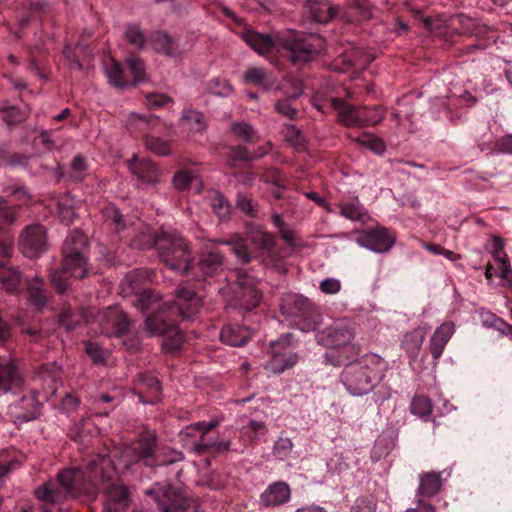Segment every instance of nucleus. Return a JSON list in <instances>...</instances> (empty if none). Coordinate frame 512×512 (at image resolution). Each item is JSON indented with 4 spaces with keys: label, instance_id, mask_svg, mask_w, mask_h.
I'll return each mask as SVG.
<instances>
[{
    "label": "nucleus",
    "instance_id": "31",
    "mask_svg": "<svg viewBox=\"0 0 512 512\" xmlns=\"http://www.w3.org/2000/svg\"><path fill=\"white\" fill-rule=\"evenodd\" d=\"M231 450V441L219 438L201 436L194 444V451L198 454H224Z\"/></svg>",
    "mask_w": 512,
    "mask_h": 512
},
{
    "label": "nucleus",
    "instance_id": "17",
    "mask_svg": "<svg viewBox=\"0 0 512 512\" xmlns=\"http://www.w3.org/2000/svg\"><path fill=\"white\" fill-rule=\"evenodd\" d=\"M155 494V500L163 512H188L190 501L188 498L176 492L171 485H164L147 491Z\"/></svg>",
    "mask_w": 512,
    "mask_h": 512
},
{
    "label": "nucleus",
    "instance_id": "45",
    "mask_svg": "<svg viewBox=\"0 0 512 512\" xmlns=\"http://www.w3.org/2000/svg\"><path fill=\"white\" fill-rule=\"evenodd\" d=\"M359 110V116L361 117V127L376 125L383 119V111L378 106L359 107Z\"/></svg>",
    "mask_w": 512,
    "mask_h": 512
},
{
    "label": "nucleus",
    "instance_id": "2",
    "mask_svg": "<svg viewBox=\"0 0 512 512\" xmlns=\"http://www.w3.org/2000/svg\"><path fill=\"white\" fill-rule=\"evenodd\" d=\"M133 305L142 313L151 311V314L145 319V331L150 336L164 337L163 349L167 352H174L183 344L184 335L171 317L177 315L183 320L194 319L200 311L201 300L194 290L179 286L173 305L163 302L160 295L152 290L136 293Z\"/></svg>",
    "mask_w": 512,
    "mask_h": 512
},
{
    "label": "nucleus",
    "instance_id": "24",
    "mask_svg": "<svg viewBox=\"0 0 512 512\" xmlns=\"http://www.w3.org/2000/svg\"><path fill=\"white\" fill-rule=\"evenodd\" d=\"M330 104L337 112L338 120L347 127H361L359 107H355L342 99L331 98Z\"/></svg>",
    "mask_w": 512,
    "mask_h": 512
},
{
    "label": "nucleus",
    "instance_id": "33",
    "mask_svg": "<svg viewBox=\"0 0 512 512\" xmlns=\"http://www.w3.org/2000/svg\"><path fill=\"white\" fill-rule=\"evenodd\" d=\"M0 287L7 293H16L20 290L22 273L17 267H0Z\"/></svg>",
    "mask_w": 512,
    "mask_h": 512
},
{
    "label": "nucleus",
    "instance_id": "50",
    "mask_svg": "<svg viewBox=\"0 0 512 512\" xmlns=\"http://www.w3.org/2000/svg\"><path fill=\"white\" fill-rule=\"evenodd\" d=\"M251 243L257 245L261 249L271 250L275 246L274 236L268 232L257 230L252 232L249 237Z\"/></svg>",
    "mask_w": 512,
    "mask_h": 512
},
{
    "label": "nucleus",
    "instance_id": "53",
    "mask_svg": "<svg viewBox=\"0 0 512 512\" xmlns=\"http://www.w3.org/2000/svg\"><path fill=\"white\" fill-rule=\"evenodd\" d=\"M284 137L296 151H303L305 149V138L294 126L286 127Z\"/></svg>",
    "mask_w": 512,
    "mask_h": 512
},
{
    "label": "nucleus",
    "instance_id": "40",
    "mask_svg": "<svg viewBox=\"0 0 512 512\" xmlns=\"http://www.w3.org/2000/svg\"><path fill=\"white\" fill-rule=\"evenodd\" d=\"M209 202L212 210L221 220L230 217L231 205L220 192L212 191L209 195Z\"/></svg>",
    "mask_w": 512,
    "mask_h": 512
},
{
    "label": "nucleus",
    "instance_id": "51",
    "mask_svg": "<svg viewBox=\"0 0 512 512\" xmlns=\"http://www.w3.org/2000/svg\"><path fill=\"white\" fill-rule=\"evenodd\" d=\"M145 146L149 151L159 156L170 154L169 143L155 136H146Z\"/></svg>",
    "mask_w": 512,
    "mask_h": 512
},
{
    "label": "nucleus",
    "instance_id": "35",
    "mask_svg": "<svg viewBox=\"0 0 512 512\" xmlns=\"http://www.w3.org/2000/svg\"><path fill=\"white\" fill-rule=\"evenodd\" d=\"M27 295L29 303L36 308L37 311H42L47 304L48 294L43 288L42 280L35 277L32 281L28 282Z\"/></svg>",
    "mask_w": 512,
    "mask_h": 512
},
{
    "label": "nucleus",
    "instance_id": "63",
    "mask_svg": "<svg viewBox=\"0 0 512 512\" xmlns=\"http://www.w3.org/2000/svg\"><path fill=\"white\" fill-rule=\"evenodd\" d=\"M293 448V443L289 438H279L273 446V451L280 458H284L289 455Z\"/></svg>",
    "mask_w": 512,
    "mask_h": 512
},
{
    "label": "nucleus",
    "instance_id": "29",
    "mask_svg": "<svg viewBox=\"0 0 512 512\" xmlns=\"http://www.w3.org/2000/svg\"><path fill=\"white\" fill-rule=\"evenodd\" d=\"M251 338V331L239 324H227L220 332V339L230 346H243Z\"/></svg>",
    "mask_w": 512,
    "mask_h": 512
},
{
    "label": "nucleus",
    "instance_id": "61",
    "mask_svg": "<svg viewBox=\"0 0 512 512\" xmlns=\"http://www.w3.org/2000/svg\"><path fill=\"white\" fill-rule=\"evenodd\" d=\"M193 179V175L189 171H178L174 174L172 183L177 190L187 189Z\"/></svg>",
    "mask_w": 512,
    "mask_h": 512
},
{
    "label": "nucleus",
    "instance_id": "27",
    "mask_svg": "<svg viewBox=\"0 0 512 512\" xmlns=\"http://www.w3.org/2000/svg\"><path fill=\"white\" fill-rule=\"evenodd\" d=\"M241 38L260 55L268 54L276 44L270 34L259 33L253 29H245L241 33Z\"/></svg>",
    "mask_w": 512,
    "mask_h": 512
},
{
    "label": "nucleus",
    "instance_id": "19",
    "mask_svg": "<svg viewBox=\"0 0 512 512\" xmlns=\"http://www.w3.org/2000/svg\"><path fill=\"white\" fill-rule=\"evenodd\" d=\"M38 395L37 392H31L11 406L12 414L17 421L28 422L40 416L42 401L38 399Z\"/></svg>",
    "mask_w": 512,
    "mask_h": 512
},
{
    "label": "nucleus",
    "instance_id": "6",
    "mask_svg": "<svg viewBox=\"0 0 512 512\" xmlns=\"http://www.w3.org/2000/svg\"><path fill=\"white\" fill-rule=\"evenodd\" d=\"M277 42L287 51V58L296 66L313 61L326 49L325 39L315 33L288 30L278 35Z\"/></svg>",
    "mask_w": 512,
    "mask_h": 512
},
{
    "label": "nucleus",
    "instance_id": "52",
    "mask_svg": "<svg viewBox=\"0 0 512 512\" xmlns=\"http://www.w3.org/2000/svg\"><path fill=\"white\" fill-rule=\"evenodd\" d=\"M182 118L188 122L191 129L200 132L205 130L206 122L201 112L193 109H186L183 111Z\"/></svg>",
    "mask_w": 512,
    "mask_h": 512
},
{
    "label": "nucleus",
    "instance_id": "8",
    "mask_svg": "<svg viewBox=\"0 0 512 512\" xmlns=\"http://www.w3.org/2000/svg\"><path fill=\"white\" fill-rule=\"evenodd\" d=\"M280 309L287 317H309L299 323L300 329L304 332L313 331L319 324V316L312 315L314 307L311 301L303 295L288 293L281 299Z\"/></svg>",
    "mask_w": 512,
    "mask_h": 512
},
{
    "label": "nucleus",
    "instance_id": "30",
    "mask_svg": "<svg viewBox=\"0 0 512 512\" xmlns=\"http://www.w3.org/2000/svg\"><path fill=\"white\" fill-rule=\"evenodd\" d=\"M151 45L153 49L165 56L178 57L182 54V50L176 44L175 40L167 33L156 31L151 34Z\"/></svg>",
    "mask_w": 512,
    "mask_h": 512
},
{
    "label": "nucleus",
    "instance_id": "7",
    "mask_svg": "<svg viewBox=\"0 0 512 512\" xmlns=\"http://www.w3.org/2000/svg\"><path fill=\"white\" fill-rule=\"evenodd\" d=\"M213 243L206 244L192 260L190 276L195 281H207L224 270V254Z\"/></svg>",
    "mask_w": 512,
    "mask_h": 512
},
{
    "label": "nucleus",
    "instance_id": "1",
    "mask_svg": "<svg viewBox=\"0 0 512 512\" xmlns=\"http://www.w3.org/2000/svg\"><path fill=\"white\" fill-rule=\"evenodd\" d=\"M113 474L110 458L97 455L83 466L63 469L56 479L37 487L34 494L43 501V512H62L60 506L68 497L83 495L94 500L104 491L102 512H125L130 505V493L124 485H109Z\"/></svg>",
    "mask_w": 512,
    "mask_h": 512
},
{
    "label": "nucleus",
    "instance_id": "56",
    "mask_svg": "<svg viewBox=\"0 0 512 512\" xmlns=\"http://www.w3.org/2000/svg\"><path fill=\"white\" fill-rule=\"evenodd\" d=\"M173 99L162 93H149L145 97V105L149 109H159L169 103H172Z\"/></svg>",
    "mask_w": 512,
    "mask_h": 512
},
{
    "label": "nucleus",
    "instance_id": "57",
    "mask_svg": "<svg viewBox=\"0 0 512 512\" xmlns=\"http://www.w3.org/2000/svg\"><path fill=\"white\" fill-rule=\"evenodd\" d=\"M231 130L236 136L246 142L252 141L255 135V130L253 127L246 122L234 123L231 127Z\"/></svg>",
    "mask_w": 512,
    "mask_h": 512
},
{
    "label": "nucleus",
    "instance_id": "54",
    "mask_svg": "<svg viewBox=\"0 0 512 512\" xmlns=\"http://www.w3.org/2000/svg\"><path fill=\"white\" fill-rule=\"evenodd\" d=\"M208 88L211 94L219 97H228L233 92L232 85L224 79L211 80Z\"/></svg>",
    "mask_w": 512,
    "mask_h": 512
},
{
    "label": "nucleus",
    "instance_id": "26",
    "mask_svg": "<svg viewBox=\"0 0 512 512\" xmlns=\"http://www.w3.org/2000/svg\"><path fill=\"white\" fill-rule=\"evenodd\" d=\"M290 496L291 490L287 483L274 482L261 494V502L266 507H275L286 503Z\"/></svg>",
    "mask_w": 512,
    "mask_h": 512
},
{
    "label": "nucleus",
    "instance_id": "55",
    "mask_svg": "<svg viewBox=\"0 0 512 512\" xmlns=\"http://www.w3.org/2000/svg\"><path fill=\"white\" fill-rule=\"evenodd\" d=\"M245 83L264 85L267 80V73L264 69L258 67H250L243 75Z\"/></svg>",
    "mask_w": 512,
    "mask_h": 512
},
{
    "label": "nucleus",
    "instance_id": "43",
    "mask_svg": "<svg viewBox=\"0 0 512 512\" xmlns=\"http://www.w3.org/2000/svg\"><path fill=\"white\" fill-rule=\"evenodd\" d=\"M126 66L133 76L130 86L146 81L145 64L143 60L137 56H131L126 59Z\"/></svg>",
    "mask_w": 512,
    "mask_h": 512
},
{
    "label": "nucleus",
    "instance_id": "11",
    "mask_svg": "<svg viewBox=\"0 0 512 512\" xmlns=\"http://www.w3.org/2000/svg\"><path fill=\"white\" fill-rule=\"evenodd\" d=\"M96 321L102 334L106 336L122 337L126 335L131 326V321L118 306H109L98 312Z\"/></svg>",
    "mask_w": 512,
    "mask_h": 512
},
{
    "label": "nucleus",
    "instance_id": "34",
    "mask_svg": "<svg viewBox=\"0 0 512 512\" xmlns=\"http://www.w3.org/2000/svg\"><path fill=\"white\" fill-rule=\"evenodd\" d=\"M425 336L426 332L422 328H416L403 336L401 346L412 360L417 358Z\"/></svg>",
    "mask_w": 512,
    "mask_h": 512
},
{
    "label": "nucleus",
    "instance_id": "3",
    "mask_svg": "<svg viewBox=\"0 0 512 512\" xmlns=\"http://www.w3.org/2000/svg\"><path fill=\"white\" fill-rule=\"evenodd\" d=\"M388 362L377 354L363 355L345 365L340 380L352 396L369 393L384 377Z\"/></svg>",
    "mask_w": 512,
    "mask_h": 512
},
{
    "label": "nucleus",
    "instance_id": "12",
    "mask_svg": "<svg viewBox=\"0 0 512 512\" xmlns=\"http://www.w3.org/2000/svg\"><path fill=\"white\" fill-rule=\"evenodd\" d=\"M291 336L290 333H286L276 341L271 342L272 357L265 365L267 371L273 374H280L297 363V354L289 350Z\"/></svg>",
    "mask_w": 512,
    "mask_h": 512
},
{
    "label": "nucleus",
    "instance_id": "28",
    "mask_svg": "<svg viewBox=\"0 0 512 512\" xmlns=\"http://www.w3.org/2000/svg\"><path fill=\"white\" fill-rule=\"evenodd\" d=\"M444 472H425L419 476L416 497L430 498L439 493L444 482Z\"/></svg>",
    "mask_w": 512,
    "mask_h": 512
},
{
    "label": "nucleus",
    "instance_id": "13",
    "mask_svg": "<svg viewBox=\"0 0 512 512\" xmlns=\"http://www.w3.org/2000/svg\"><path fill=\"white\" fill-rule=\"evenodd\" d=\"M67 260V256H63L61 268L51 273V282L59 294H63L68 288L65 275L79 280L88 275V258L70 257Z\"/></svg>",
    "mask_w": 512,
    "mask_h": 512
},
{
    "label": "nucleus",
    "instance_id": "64",
    "mask_svg": "<svg viewBox=\"0 0 512 512\" xmlns=\"http://www.w3.org/2000/svg\"><path fill=\"white\" fill-rule=\"evenodd\" d=\"M85 351L91 357L94 363H102L105 360L103 349L94 342H87L85 344Z\"/></svg>",
    "mask_w": 512,
    "mask_h": 512
},
{
    "label": "nucleus",
    "instance_id": "46",
    "mask_svg": "<svg viewBox=\"0 0 512 512\" xmlns=\"http://www.w3.org/2000/svg\"><path fill=\"white\" fill-rule=\"evenodd\" d=\"M410 412L419 417H428L432 412V402L426 396H415L410 404Z\"/></svg>",
    "mask_w": 512,
    "mask_h": 512
},
{
    "label": "nucleus",
    "instance_id": "4",
    "mask_svg": "<svg viewBox=\"0 0 512 512\" xmlns=\"http://www.w3.org/2000/svg\"><path fill=\"white\" fill-rule=\"evenodd\" d=\"M354 337V327L346 319L334 321L317 331L315 335L316 342L319 345L330 349L323 357L326 364L333 366L344 365L346 361L351 359L346 353L354 349V346L351 345Z\"/></svg>",
    "mask_w": 512,
    "mask_h": 512
},
{
    "label": "nucleus",
    "instance_id": "39",
    "mask_svg": "<svg viewBox=\"0 0 512 512\" xmlns=\"http://www.w3.org/2000/svg\"><path fill=\"white\" fill-rule=\"evenodd\" d=\"M106 76L109 83L116 88H126L131 84V81L125 75L124 69L116 61L106 67Z\"/></svg>",
    "mask_w": 512,
    "mask_h": 512
},
{
    "label": "nucleus",
    "instance_id": "16",
    "mask_svg": "<svg viewBox=\"0 0 512 512\" xmlns=\"http://www.w3.org/2000/svg\"><path fill=\"white\" fill-rule=\"evenodd\" d=\"M127 165L131 174L141 184L156 186L162 181L161 169L150 159L133 155V157L127 161Z\"/></svg>",
    "mask_w": 512,
    "mask_h": 512
},
{
    "label": "nucleus",
    "instance_id": "62",
    "mask_svg": "<svg viewBox=\"0 0 512 512\" xmlns=\"http://www.w3.org/2000/svg\"><path fill=\"white\" fill-rule=\"evenodd\" d=\"M28 161H29V157L22 155V154L14 153L11 155H5L2 158L1 164L5 165V166L12 167V168H17V167L25 168L28 164Z\"/></svg>",
    "mask_w": 512,
    "mask_h": 512
},
{
    "label": "nucleus",
    "instance_id": "49",
    "mask_svg": "<svg viewBox=\"0 0 512 512\" xmlns=\"http://www.w3.org/2000/svg\"><path fill=\"white\" fill-rule=\"evenodd\" d=\"M215 243L231 246V251L235 254L239 261H241L242 263L250 262L251 255L248 252L246 245L243 244L242 242L217 239L215 240Z\"/></svg>",
    "mask_w": 512,
    "mask_h": 512
},
{
    "label": "nucleus",
    "instance_id": "36",
    "mask_svg": "<svg viewBox=\"0 0 512 512\" xmlns=\"http://www.w3.org/2000/svg\"><path fill=\"white\" fill-rule=\"evenodd\" d=\"M103 217L113 230L120 234L130 229V223L115 206H107L103 210Z\"/></svg>",
    "mask_w": 512,
    "mask_h": 512
},
{
    "label": "nucleus",
    "instance_id": "23",
    "mask_svg": "<svg viewBox=\"0 0 512 512\" xmlns=\"http://www.w3.org/2000/svg\"><path fill=\"white\" fill-rule=\"evenodd\" d=\"M139 401L145 404H154L159 401L162 390L159 380L150 373L138 375Z\"/></svg>",
    "mask_w": 512,
    "mask_h": 512
},
{
    "label": "nucleus",
    "instance_id": "14",
    "mask_svg": "<svg viewBox=\"0 0 512 512\" xmlns=\"http://www.w3.org/2000/svg\"><path fill=\"white\" fill-rule=\"evenodd\" d=\"M235 284L238 287L236 293L240 306L246 311L256 308L262 299V293L257 288L256 278L244 269H237Z\"/></svg>",
    "mask_w": 512,
    "mask_h": 512
},
{
    "label": "nucleus",
    "instance_id": "47",
    "mask_svg": "<svg viewBox=\"0 0 512 512\" xmlns=\"http://www.w3.org/2000/svg\"><path fill=\"white\" fill-rule=\"evenodd\" d=\"M377 501L372 495H361L356 498L349 512H376Z\"/></svg>",
    "mask_w": 512,
    "mask_h": 512
},
{
    "label": "nucleus",
    "instance_id": "9",
    "mask_svg": "<svg viewBox=\"0 0 512 512\" xmlns=\"http://www.w3.org/2000/svg\"><path fill=\"white\" fill-rule=\"evenodd\" d=\"M157 436L153 431H145L122 452L123 462L127 467L142 462L145 466L153 467L156 454Z\"/></svg>",
    "mask_w": 512,
    "mask_h": 512
},
{
    "label": "nucleus",
    "instance_id": "41",
    "mask_svg": "<svg viewBox=\"0 0 512 512\" xmlns=\"http://www.w3.org/2000/svg\"><path fill=\"white\" fill-rule=\"evenodd\" d=\"M339 208L340 214L351 221H361L366 216V211L357 198L341 203Z\"/></svg>",
    "mask_w": 512,
    "mask_h": 512
},
{
    "label": "nucleus",
    "instance_id": "21",
    "mask_svg": "<svg viewBox=\"0 0 512 512\" xmlns=\"http://www.w3.org/2000/svg\"><path fill=\"white\" fill-rule=\"evenodd\" d=\"M454 332L455 324L451 321L444 322L435 329L428 345V349L435 361L442 356L444 349Z\"/></svg>",
    "mask_w": 512,
    "mask_h": 512
},
{
    "label": "nucleus",
    "instance_id": "18",
    "mask_svg": "<svg viewBox=\"0 0 512 512\" xmlns=\"http://www.w3.org/2000/svg\"><path fill=\"white\" fill-rule=\"evenodd\" d=\"M23 378L18 367L8 357L0 356V396L21 389Z\"/></svg>",
    "mask_w": 512,
    "mask_h": 512
},
{
    "label": "nucleus",
    "instance_id": "59",
    "mask_svg": "<svg viewBox=\"0 0 512 512\" xmlns=\"http://www.w3.org/2000/svg\"><path fill=\"white\" fill-rule=\"evenodd\" d=\"M0 219L5 224H12L17 219L15 207L8 205L3 197H0Z\"/></svg>",
    "mask_w": 512,
    "mask_h": 512
},
{
    "label": "nucleus",
    "instance_id": "20",
    "mask_svg": "<svg viewBox=\"0 0 512 512\" xmlns=\"http://www.w3.org/2000/svg\"><path fill=\"white\" fill-rule=\"evenodd\" d=\"M305 7L309 18L319 24H326L336 17H343L341 9L329 0H306Z\"/></svg>",
    "mask_w": 512,
    "mask_h": 512
},
{
    "label": "nucleus",
    "instance_id": "38",
    "mask_svg": "<svg viewBox=\"0 0 512 512\" xmlns=\"http://www.w3.org/2000/svg\"><path fill=\"white\" fill-rule=\"evenodd\" d=\"M124 36L127 42L138 50H143L146 47L147 39L144 30L141 29L139 24L129 23L125 26Z\"/></svg>",
    "mask_w": 512,
    "mask_h": 512
},
{
    "label": "nucleus",
    "instance_id": "37",
    "mask_svg": "<svg viewBox=\"0 0 512 512\" xmlns=\"http://www.w3.org/2000/svg\"><path fill=\"white\" fill-rule=\"evenodd\" d=\"M83 322H89L85 312L74 311L71 307H64L59 314V323L67 330L72 331Z\"/></svg>",
    "mask_w": 512,
    "mask_h": 512
},
{
    "label": "nucleus",
    "instance_id": "32",
    "mask_svg": "<svg viewBox=\"0 0 512 512\" xmlns=\"http://www.w3.org/2000/svg\"><path fill=\"white\" fill-rule=\"evenodd\" d=\"M147 276V272L141 269H136L127 273L120 283L121 295L123 297H129L141 292V285Z\"/></svg>",
    "mask_w": 512,
    "mask_h": 512
},
{
    "label": "nucleus",
    "instance_id": "5",
    "mask_svg": "<svg viewBox=\"0 0 512 512\" xmlns=\"http://www.w3.org/2000/svg\"><path fill=\"white\" fill-rule=\"evenodd\" d=\"M161 262L170 270L190 276L192 256L188 242L179 234L163 231L154 240Z\"/></svg>",
    "mask_w": 512,
    "mask_h": 512
},
{
    "label": "nucleus",
    "instance_id": "60",
    "mask_svg": "<svg viewBox=\"0 0 512 512\" xmlns=\"http://www.w3.org/2000/svg\"><path fill=\"white\" fill-rule=\"evenodd\" d=\"M491 244L492 248L490 253L496 261L503 262L509 260L506 252L504 251V241L501 237L494 236L491 240Z\"/></svg>",
    "mask_w": 512,
    "mask_h": 512
},
{
    "label": "nucleus",
    "instance_id": "48",
    "mask_svg": "<svg viewBox=\"0 0 512 512\" xmlns=\"http://www.w3.org/2000/svg\"><path fill=\"white\" fill-rule=\"evenodd\" d=\"M236 207L250 217H255L258 213V204L245 193L237 194Z\"/></svg>",
    "mask_w": 512,
    "mask_h": 512
},
{
    "label": "nucleus",
    "instance_id": "15",
    "mask_svg": "<svg viewBox=\"0 0 512 512\" xmlns=\"http://www.w3.org/2000/svg\"><path fill=\"white\" fill-rule=\"evenodd\" d=\"M396 241V235L388 228L378 226L359 233L356 243L375 253L388 252Z\"/></svg>",
    "mask_w": 512,
    "mask_h": 512
},
{
    "label": "nucleus",
    "instance_id": "42",
    "mask_svg": "<svg viewBox=\"0 0 512 512\" xmlns=\"http://www.w3.org/2000/svg\"><path fill=\"white\" fill-rule=\"evenodd\" d=\"M184 460V454L175 449H162L157 450L153 460V467L169 466Z\"/></svg>",
    "mask_w": 512,
    "mask_h": 512
},
{
    "label": "nucleus",
    "instance_id": "10",
    "mask_svg": "<svg viewBox=\"0 0 512 512\" xmlns=\"http://www.w3.org/2000/svg\"><path fill=\"white\" fill-rule=\"evenodd\" d=\"M21 253L27 258H38L48 248L47 232L41 224H30L23 228L18 238Z\"/></svg>",
    "mask_w": 512,
    "mask_h": 512
},
{
    "label": "nucleus",
    "instance_id": "25",
    "mask_svg": "<svg viewBox=\"0 0 512 512\" xmlns=\"http://www.w3.org/2000/svg\"><path fill=\"white\" fill-rule=\"evenodd\" d=\"M62 369L56 362L41 364L36 371V379L41 381L46 393L54 394L58 388Z\"/></svg>",
    "mask_w": 512,
    "mask_h": 512
},
{
    "label": "nucleus",
    "instance_id": "58",
    "mask_svg": "<svg viewBox=\"0 0 512 512\" xmlns=\"http://www.w3.org/2000/svg\"><path fill=\"white\" fill-rule=\"evenodd\" d=\"M274 108L277 113L289 119H296L299 111L293 107L291 99H282L275 103Z\"/></svg>",
    "mask_w": 512,
    "mask_h": 512
},
{
    "label": "nucleus",
    "instance_id": "22",
    "mask_svg": "<svg viewBox=\"0 0 512 512\" xmlns=\"http://www.w3.org/2000/svg\"><path fill=\"white\" fill-rule=\"evenodd\" d=\"M62 255L70 257H89V241L86 235L80 230L72 231L65 239L62 248Z\"/></svg>",
    "mask_w": 512,
    "mask_h": 512
},
{
    "label": "nucleus",
    "instance_id": "44",
    "mask_svg": "<svg viewBox=\"0 0 512 512\" xmlns=\"http://www.w3.org/2000/svg\"><path fill=\"white\" fill-rule=\"evenodd\" d=\"M89 166L87 160L81 154L74 156L70 167L69 177L74 181H82L88 174Z\"/></svg>",
    "mask_w": 512,
    "mask_h": 512
}]
</instances>
